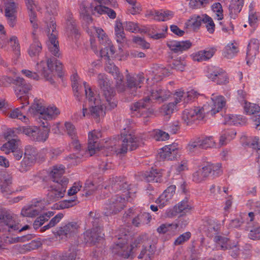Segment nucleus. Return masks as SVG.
Instances as JSON below:
<instances>
[{
  "mask_svg": "<svg viewBox=\"0 0 260 260\" xmlns=\"http://www.w3.org/2000/svg\"><path fill=\"white\" fill-rule=\"evenodd\" d=\"M181 218H179L177 222L172 223H165L160 224L157 229V232L160 234H167L172 237L177 233V229L179 228H183L185 226L186 223L182 224L180 223Z\"/></svg>",
  "mask_w": 260,
  "mask_h": 260,
  "instance_id": "nucleus-17",
  "label": "nucleus"
},
{
  "mask_svg": "<svg viewBox=\"0 0 260 260\" xmlns=\"http://www.w3.org/2000/svg\"><path fill=\"white\" fill-rule=\"evenodd\" d=\"M44 208L42 202L36 201L23 208L21 214L23 216L32 217L38 215Z\"/></svg>",
  "mask_w": 260,
  "mask_h": 260,
  "instance_id": "nucleus-19",
  "label": "nucleus"
},
{
  "mask_svg": "<svg viewBox=\"0 0 260 260\" xmlns=\"http://www.w3.org/2000/svg\"><path fill=\"white\" fill-rule=\"evenodd\" d=\"M215 241L216 243L217 249L225 250L233 247L232 246L228 244L229 240L227 238L217 236L215 237Z\"/></svg>",
  "mask_w": 260,
  "mask_h": 260,
  "instance_id": "nucleus-45",
  "label": "nucleus"
},
{
  "mask_svg": "<svg viewBox=\"0 0 260 260\" xmlns=\"http://www.w3.org/2000/svg\"><path fill=\"white\" fill-rule=\"evenodd\" d=\"M40 125L44 128V129L42 131L41 129L39 130L37 128V134H35V136H34L33 140L44 142L48 137L50 128L48 123L47 122L40 123Z\"/></svg>",
  "mask_w": 260,
  "mask_h": 260,
  "instance_id": "nucleus-32",
  "label": "nucleus"
},
{
  "mask_svg": "<svg viewBox=\"0 0 260 260\" xmlns=\"http://www.w3.org/2000/svg\"><path fill=\"white\" fill-rule=\"evenodd\" d=\"M88 34L92 37L94 35H97L99 42L101 44L100 55L108 61L106 63V70L111 73L116 80L117 88L122 92L124 91V87L122 83V77L120 74L118 69L110 60V58H117L119 60L125 59L127 53L124 52L121 47L118 51L115 52L111 41L109 39L104 30L101 28L91 26L87 30Z\"/></svg>",
  "mask_w": 260,
  "mask_h": 260,
  "instance_id": "nucleus-2",
  "label": "nucleus"
},
{
  "mask_svg": "<svg viewBox=\"0 0 260 260\" xmlns=\"http://www.w3.org/2000/svg\"><path fill=\"white\" fill-rule=\"evenodd\" d=\"M145 94V98L143 100L135 103L132 107V111L140 112L141 110L148 106L154 101L161 102L170 96V92L168 90H162L159 87H156L155 89L148 90Z\"/></svg>",
  "mask_w": 260,
  "mask_h": 260,
  "instance_id": "nucleus-7",
  "label": "nucleus"
},
{
  "mask_svg": "<svg viewBox=\"0 0 260 260\" xmlns=\"http://www.w3.org/2000/svg\"><path fill=\"white\" fill-rule=\"evenodd\" d=\"M212 10L215 13L216 18L218 20H220L223 19V10L222 6L220 3H217L214 4L212 6Z\"/></svg>",
  "mask_w": 260,
  "mask_h": 260,
  "instance_id": "nucleus-60",
  "label": "nucleus"
},
{
  "mask_svg": "<svg viewBox=\"0 0 260 260\" xmlns=\"http://www.w3.org/2000/svg\"><path fill=\"white\" fill-rule=\"evenodd\" d=\"M211 100L212 104L211 109H209L208 106H206V109L208 111V113H210L212 115H213L219 112L225 106L226 101L223 96L215 94L212 95Z\"/></svg>",
  "mask_w": 260,
  "mask_h": 260,
  "instance_id": "nucleus-20",
  "label": "nucleus"
},
{
  "mask_svg": "<svg viewBox=\"0 0 260 260\" xmlns=\"http://www.w3.org/2000/svg\"><path fill=\"white\" fill-rule=\"evenodd\" d=\"M171 200L162 193L155 201L159 208H162L170 203Z\"/></svg>",
  "mask_w": 260,
  "mask_h": 260,
  "instance_id": "nucleus-61",
  "label": "nucleus"
},
{
  "mask_svg": "<svg viewBox=\"0 0 260 260\" xmlns=\"http://www.w3.org/2000/svg\"><path fill=\"white\" fill-rule=\"evenodd\" d=\"M92 3L84 1L80 5L79 13L81 18L88 24L92 22V18L90 14L91 13Z\"/></svg>",
  "mask_w": 260,
  "mask_h": 260,
  "instance_id": "nucleus-22",
  "label": "nucleus"
},
{
  "mask_svg": "<svg viewBox=\"0 0 260 260\" xmlns=\"http://www.w3.org/2000/svg\"><path fill=\"white\" fill-rule=\"evenodd\" d=\"M65 167L62 165H58L53 167L50 176L53 179V182L56 183L54 187L51 186L48 193V197L50 201H54L63 197L67 185L68 179L62 177L64 173Z\"/></svg>",
  "mask_w": 260,
  "mask_h": 260,
  "instance_id": "nucleus-4",
  "label": "nucleus"
},
{
  "mask_svg": "<svg viewBox=\"0 0 260 260\" xmlns=\"http://www.w3.org/2000/svg\"><path fill=\"white\" fill-rule=\"evenodd\" d=\"M25 3L28 10L30 22L35 29L37 28V15L35 12L36 5L34 0H25Z\"/></svg>",
  "mask_w": 260,
  "mask_h": 260,
  "instance_id": "nucleus-27",
  "label": "nucleus"
},
{
  "mask_svg": "<svg viewBox=\"0 0 260 260\" xmlns=\"http://www.w3.org/2000/svg\"><path fill=\"white\" fill-rule=\"evenodd\" d=\"M16 0H4L5 16L8 24L14 27L16 24L17 4Z\"/></svg>",
  "mask_w": 260,
  "mask_h": 260,
  "instance_id": "nucleus-13",
  "label": "nucleus"
},
{
  "mask_svg": "<svg viewBox=\"0 0 260 260\" xmlns=\"http://www.w3.org/2000/svg\"><path fill=\"white\" fill-rule=\"evenodd\" d=\"M20 133H23L34 139L35 134H37V127L36 126H22L18 129Z\"/></svg>",
  "mask_w": 260,
  "mask_h": 260,
  "instance_id": "nucleus-52",
  "label": "nucleus"
},
{
  "mask_svg": "<svg viewBox=\"0 0 260 260\" xmlns=\"http://www.w3.org/2000/svg\"><path fill=\"white\" fill-rule=\"evenodd\" d=\"M168 29L167 26H162L161 28H157L156 32H152L150 34L151 38L154 39H159L165 37V34Z\"/></svg>",
  "mask_w": 260,
  "mask_h": 260,
  "instance_id": "nucleus-57",
  "label": "nucleus"
},
{
  "mask_svg": "<svg viewBox=\"0 0 260 260\" xmlns=\"http://www.w3.org/2000/svg\"><path fill=\"white\" fill-rule=\"evenodd\" d=\"M76 204V201L74 200H64L59 202L53 205L52 207L53 209L60 210L72 207Z\"/></svg>",
  "mask_w": 260,
  "mask_h": 260,
  "instance_id": "nucleus-49",
  "label": "nucleus"
},
{
  "mask_svg": "<svg viewBox=\"0 0 260 260\" xmlns=\"http://www.w3.org/2000/svg\"><path fill=\"white\" fill-rule=\"evenodd\" d=\"M21 73L26 77L35 81H38L40 79V77L37 73L33 72L30 70H22Z\"/></svg>",
  "mask_w": 260,
  "mask_h": 260,
  "instance_id": "nucleus-63",
  "label": "nucleus"
},
{
  "mask_svg": "<svg viewBox=\"0 0 260 260\" xmlns=\"http://www.w3.org/2000/svg\"><path fill=\"white\" fill-rule=\"evenodd\" d=\"M11 180L10 179L5 180L1 183V191L3 195L7 197L14 192L11 188Z\"/></svg>",
  "mask_w": 260,
  "mask_h": 260,
  "instance_id": "nucleus-51",
  "label": "nucleus"
},
{
  "mask_svg": "<svg viewBox=\"0 0 260 260\" xmlns=\"http://www.w3.org/2000/svg\"><path fill=\"white\" fill-rule=\"evenodd\" d=\"M175 209L179 213L184 214L191 210L192 206L188 200L185 199L175 205Z\"/></svg>",
  "mask_w": 260,
  "mask_h": 260,
  "instance_id": "nucleus-42",
  "label": "nucleus"
},
{
  "mask_svg": "<svg viewBox=\"0 0 260 260\" xmlns=\"http://www.w3.org/2000/svg\"><path fill=\"white\" fill-rule=\"evenodd\" d=\"M206 105L202 108L194 107L190 109H185L182 113V119L187 124H189L196 120H202L208 113Z\"/></svg>",
  "mask_w": 260,
  "mask_h": 260,
  "instance_id": "nucleus-11",
  "label": "nucleus"
},
{
  "mask_svg": "<svg viewBox=\"0 0 260 260\" xmlns=\"http://www.w3.org/2000/svg\"><path fill=\"white\" fill-rule=\"evenodd\" d=\"M123 130V132L121 133L122 140L120 142V145H115L112 147L117 154L125 153L128 150H135L139 145L138 139L129 132L128 127L124 128Z\"/></svg>",
  "mask_w": 260,
  "mask_h": 260,
  "instance_id": "nucleus-8",
  "label": "nucleus"
},
{
  "mask_svg": "<svg viewBox=\"0 0 260 260\" xmlns=\"http://www.w3.org/2000/svg\"><path fill=\"white\" fill-rule=\"evenodd\" d=\"M215 51L216 49L215 48H211L193 53L191 56L194 61H202L211 58Z\"/></svg>",
  "mask_w": 260,
  "mask_h": 260,
  "instance_id": "nucleus-26",
  "label": "nucleus"
},
{
  "mask_svg": "<svg viewBox=\"0 0 260 260\" xmlns=\"http://www.w3.org/2000/svg\"><path fill=\"white\" fill-rule=\"evenodd\" d=\"M209 176L207 165L199 169L192 174V180L196 182H201Z\"/></svg>",
  "mask_w": 260,
  "mask_h": 260,
  "instance_id": "nucleus-35",
  "label": "nucleus"
},
{
  "mask_svg": "<svg viewBox=\"0 0 260 260\" xmlns=\"http://www.w3.org/2000/svg\"><path fill=\"white\" fill-rule=\"evenodd\" d=\"M178 148L176 144H173L163 147L159 152L160 156L165 159H172L176 157Z\"/></svg>",
  "mask_w": 260,
  "mask_h": 260,
  "instance_id": "nucleus-25",
  "label": "nucleus"
},
{
  "mask_svg": "<svg viewBox=\"0 0 260 260\" xmlns=\"http://www.w3.org/2000/svg\"><path fill=\"white\" fill-rule=\"evenodd\" d=\"M54 215V212L52 211L47 212L39 216L35 221L34 226L35 228L37 229L43 225L45 221Z\"/></svg>",
  "mask_w": 260,
  "mask_h": 260,
  "instance_id": "nucleus-46",
  "label": "nucleus"
},
{
  "mask_svg": "<svg viewBox=\"0 0 260 260\" xmlns=\"http://www.w3.org/2000/svg\"><path fill=\"white\" fill-rule=\"evenodd\" d=\"M191 237V233L187 232L178 237L174 242L175 245H180L187 241Z\"/></svg>",
  "mask_w": 260,
  "mask_h": 260,
  "instance_id": "nucleus-58",
  "label": "nucleus"
},
{
  "mask_svg": "<svg viewBox=\"0 0 260 260\" xmlns=\"http://www.w3.org/2000/svg\"><path fill=\"white\" fill-rule=\"evenodd\" d=\"M152 135L156 141H165L169 138V135L167 133L159 129L153 131Z\"/></svg>",
  "mask_w": 260,
  "mask_h": 260,
  "instance_id": "nucleus-55",
  "label": "nucleus"
},
{
  "mask_svg": "<svg viewBox=\"0 0 260 260\" xmlns=\"http://www.w3.org/2000/svg\"><path fill=\"white\" fill-rule=\"evenodd\" d=\"M2 49L8 50L10 48L15 52L16 55L20 54V47L17 38L12 36L9 40L3 41L0 44Z\"/></svg>",
  "mask_w": 260,
  "mask_h": 260,
  "instance_id": "nucleus-24",
  "label": "nucleus"
},
{
  "mask_svg": "<svg viewBox=\"0 0 260 260\" xmlns=\"http://www.w3.org/2000/svg\"><path fill=\"white\" fill-rule=\"evenodd\" d=\"M244 0H231L229 6L230 14L232 17H235L242 10Z\"/></svg>",
  "mask_w": 260,
  "mask_h": 260,
  "instance_id": "nucleus-37",
  "label": "nucleus"
},
{
  "mask_svg": "<svg viewBox=\"0 0 260 260\" xmlns=\"http://www.w3.org/2000/svg\"><path fill=\"white\" fill-rule=\"evenodd\" d=\"M29 112L37 116L40 123L48 122L47 121L54 119L60 114V111L56 107L49 106L46 107L43 102L39 100L34 101V103L29 109Z\"/></svg>",
  "mask_w": 260,
  "mask_h": 260,
  "instance_id": "nucleus-6",
  "label": "nucleus"
},
{
  "mask_svg": "<svg viewBox=\"0 0 260 260\" xmlns=\"http://www.w3.org/2000/svg\"><path fill=\"white\" fill-rule=\"evenodd\" d=\"M102 137L100 131L94 130L88 133V152L90 156L100 149L99 139Z\"/></svg>",
  "mask_w": 260,
  "mask_h": 260,
  "instance_id": "nucleus-18",
  "label": "nucleus"
},
{
  "mask_svg": "<svg viewBox=\"0 0 260 260\" xmlns=\"http://www.w3.org/2000/svg\"><path fill=\"white\" fill-rule=\"evenodd\" d=\"M226 123L229 124L239 125L246 122L245 119L241 115H228L225 117Z\"/></svg>",
  "mask_w": 260,
  "mask_h": 260,
  "instance_id": "nucleus-41",
  "label": "nucleus"
},
{
  "mask_svg": "<svg viewBox=\"0 0 260 260\" xmlns=\"http://www.w3.org/2000/svg\"><path fill=\"white\" fill-rule=\"evenodd\" d=\"M127 236L124 234L123 237H119L118 241L114 248V251L123 256L125 258L129 256L131 252L135 251V248L141 247V250L138 258L144 260H151L153 257L155 248L151 244L150 240H136L134 242L128 246L127 245Z\"/></svg>",
  "mask_w": 260,
  "mask_h": 260,
  "instance_id": "nucleus-3",
  "label": "nucleus"
},
{
  "mask_svg": "<svg viewBox=\"0 0 260 260\" xmlns=\"http://www.w3.org/2000/svg\"><path fill=\"white\" fill-rule=\"evenodd\" d=\"M239 52L238 45L235 41L228 43L224 47L222 54L226 58H232L237 55Z\"/></svg>",
  "mask_w": 260,
  "mask_h": 260,
  "instance_id": "nucleus-31",
  "label": "nucleus"
},
{
  "mask_svg": "<svg viewBox=\"0 0 260 260\" xmlns=\"http://www.w3.org/2000/svg\"><path fill=\"white\" fill-rule=\"evenodd\" d=\"M36 70L51 84L54 82L56 75L59 77L62 76V64L54 58L46 57L36 64Z\"/></svg>",
  "mask_w": 260,
  "mask_h": 260,
  "instance_id": "nucleus-5",
  "label": "nucleus"
},
{
  "mask_svg": "<svg viewBox=\"0 0 260 260\" xmlns=\"http://www.w3.org/2000/svg\"><path fill=\"white\" fill-rule=\"evenodd\" d=\"M113 0H93L91 6V13L93 15H102L105 14L107 7L112 3Z\"/></svg>",
  "mask_w": 260,
  "mask_h": 260,
  "instance_id": "nucleus-21",
  "label": "nucleus"
},
{
  "mask_svg": "<svg viewBox=\"0 0 260 260\" xmlns=\"http://www.w3.org/2000/svg\"><path fill=\"white\" fill-rule=\"evenodd\" d=\"M258 42L256 39L250 40L247 52V63L249 64L255 58L258 52Z\"/></svg>",
  "mask_w": 260,
  "mask_h": 260,
  "instance_id": "nucleus-28",
  "label": "nucleus"
},
{
  "mask_svg": "<svg viewBox=\"0 0 260 260\" xmlns=\"http://www.w3.org/2000/svg\"><path fill=\"white\" fill-rule=\"evenodd\" d=\"M67 33L68 37L77 38L78 33V29L76 28V25L74 22H70L68 24Z\"/></svg>",
  "mask_w": 260,
  "mask_h": 260,
  "instance_id": "nucleus-59",
  "label": "nucleus"
},
{
  "mask_svg": "<svg viewBox=\"0 0 260 260\" xmlns=\"http://www.w3.org/2000/svg\"><path fill=\"white\" fill-rule=\"evenodd\" d=\"M98 82L103 89L105 101H102L99 95H96L94 91L86 82L83 83L85 92L88 103L83 108L82 116H91L94 119L103 118L105 115V109L111 110L117 106L114 99V92L110 87V83L104 74L98 76Z\"/></svg>",
  "mask_w": 260,
  "mask_h": 260,
  "instance_id": "nucleus-1",
  "label": "nucleus"
},
{
  "mask_svg": "<svg viewBox=\"0 0 260 260\" xmlns=\"http://www.w3.org/2000/svg\"><path fill=\"white\" fill-rule=\"evenodd\" d=\"M8 115L10 118L19 119L25 123H27L28 121V118L25 116L23 115L19 108H16L11 111L8 114Z\"/></svg>",
  "mask_w": 260,
  "mask_h": 260,
  "instance_id": "nucleus-54",
  "label": "nucleus"
},
{
  "mask_svg": "<svg viewBox=\"0 0 260 260\" xmlns=\"http://www.w3.org/2000/svg\"><path fill=\"white\" fill-rule=\"evenodd\" d=\"M151 219V216L148 213H140L134 218L132 220L133 225L136 226H140L142 223L148 224Z\"/></svg>",
  "mask_w": 260,
  "mask_h": 260,
  "instance_id": "nucleus-38",
  "label": "nucleus"
},
{
  "mask_svg": "<svg viewBox=\"0 0 260 260\" xmlns=\"http://www.w3.org/2000/svg\"><path fill=\"white\" fill-rule=\"evenodd\" d=\"M98 229L93 230H87L84 233V241L86 243H94L100 237L99 234L96 233Z\"/></svg>",
  "mask_w": 260,
  "mask_h": 260,
  "instance_id": "nucleus-44",
  "label": "nucleus"
},
{
  "mask_svg": "<svg viewBox=\"0 0 260 260\" xmlns=\"http://www.w3.org/2000/svg\"><path fill=\"white\" fill-rule=\"evenodd\" d=\"M167 45L171 50L178 52L188 50L192 46V43L188 40L182 41L171 40L168 42Z\"/></svg>",
  "mask_w": 260,
  "mask_h": 260,
  "instance_id": "nucleus-23",
  "label": "nucleus"
},
{
  "mask_svg": "<svg viewBox=\"0 0 260 260\" xmlns=\"http://www.w3.org/2000/svg\"><path fill=\"white\" fill-rule=\"evenodd\" d=\"M124 27L125 30L132 32H138L139 31L138 24L133 22H125L124 23Z\"/></svg>",
  "mask_w": 260,
  "mask_h": 260,
  "instance_id": "nucleus-64",
  "label": "nucleus"
},
{
  "mask_svg": "<svg viewBox=\"0 0 260 260\" xmlns=\"http://www.w3.org/2000/svg\"><path fill=\"white\" fill-rule=\"evenodd\" d=\"M144 78L140 77L138 79H136L134 77H127V88L132 91V94H135L136 90L138 88H140V84L144 81Z\"/></svg>",
  "mask_w": 260,
  "mask_h": 260,
  "instance_id": "nucleus-33",
  "label": "nucleus"
},
{
  "mask_svg": "<svg viewBox=\"0 0 260 260\" xmlns=\"http://www.w3.org/2000/svg\"><path fill=\"white\" fill-rule=\"evenodd\" d=\"M204 18V14L201 15H194L192 16L185 23L186 28L197 30L200 28L203 23Z\"/></svg>",
  "mask_w": 260,
  "mask_h": 260,
  "instance_id": "nucleus-30",
  "label": "nucleus"
},
{
  "mask_svg": "<svg viewBox=\"0 0 260 260\" xmlns=\"http://www.w3.org/2000/svg\"><path fill=\"white\" fill-rule=\"evenodd\" d=\"M37 156V150L31 146L25 147L24 156L21 162L20 170L26 172L36 162Z\"/></svg>",
  "mask_w": 260,
  "mask_h": 260,
  "instance_id": "nucleus-14",
  "label": "nucleus"
},
{
  "mask_svg": "<svg viewBox=\"0 0 260 260\" xmlns=\"http://www.w3.org/2000/svg\"><path fill=\"white\" fill-rule=\"evenodd\" d=\"M49 27L47 28L49 40L47 42V46L49 50L55 56H59V50L58 42L57 40V31H56V24L51 21L49 24Z\"/></svg>",
  "mask_w": 260,
  "mask_h": 260,
  "instance_id": "nucleus-12",
  "label": "nucleus"
},
{
  "mask_svg": "<svg viewBox=\"0 0 260 260\" xmlns=\"http://www.w3.org/2000/svg\"><path fill=\"white\" fill-rule=\"evenodd\" d=\"M174 16V12L169 10L156 11L154 14V18L158 21H167Z\"/></svg>",
  "mask_w": 260,
  "mask_h": 260,
  "instance_id": "nucleus-39",
  "label": "nucleus"
},
{
  "mask_svg": "<svg viewBox=\"0 0 260 260\" xmlns=\"http://www.w3.org/2000/svg\"><path fill=\"white\" fill-rule=\"evenodd\" d=\"M201 148L199 139L197 138L194 140L191 141L187 144L186 146V150L188 153L193 154L198 153Z\"/></svg>",
  "mask_w": 260,
  "mask_h": 260,
  "instance_id": "nucleus-48",
  "label": "nucleus"
},
{
  "mask_svg": "<svg viewBox=\"0 0 260 260\" xmlns=\"http://www.w3.org/2000/svg\"><path fill=\"white\" fill-rule=\"evenodd\" d=\"M207 76L218 84H225L229 82L227 74L221 69L208 68Z\"/></svg>",
  "mask_w": 260,
  "mask_h": 260,
  "instance_id": "nucleus-16",
  "label": "nucleus"
},
{
  "mask_svg": "<svg viewBox=\"0 0 260 260\" xmlns=\"http://www.w3.org/2000/svg\"><path fill=\"white\" fill-rule=\"evenodd\" d=\"M124 28V24L119 20H117L115 22V34L116 39L118 43H123L125 41V35L123 31Z\"/></svg>",
  "mask_w": 260,
  "mask_h": 260,
  "instance_id": "nucleus-34",
  "label": "nucleus"
},
{
  "mask_svg": "<svg viewBox=\"0 0 260 260\" xmlns=\"http://www.w3.org/2000/svg\"><path fill=\"white\" fill-rule=\"evenodd\" d=\"M78 225L76 222H69L61 227L58 231L60 236H65L66 237H71L78 232Z\"/></svg>",
  "mask_w": 260,
  "mask_h": 260,
  "instance_id": "nucleus-29",
  "label": "nucleus"
},
{
  "mask_svg": "<svg viewBox=\"0 0 260 260\" xmlns=\"http://www.w3.org/2000/svg\"><path fill=\"white\" fill-rule=\"evenodd\" d=\"M41 44L39 41L35 40L30 46L28 53L29 56L32 57L38 55L39 53L41 52Z\"/></svg>",
  "mask_w": 260,
  "mask_h": 260,
  "instance_id": "nucleus-47",
  "label": "nucleus"
},
{
  "mask_svg": "<svg viewBox=\"0 0 260 260\" xmlns=\"http://www.w3.org/2000/svg\"><path fill=\"white\" fill-rule=\"evenodd\" d=\"M209 175L214 176H218L222 174L221 165L219 163L215 164H209L207 165Z\"/></svg>",
  "mask_w": 260,
  "mask_h": 260,
  "instance_id": "nucleus-50",
  "label": "nucleus"
},
{
  "mask_svg": "<svg viewBox=\"0 0 260 260\" xmlns=\"http://www.w3.org/2000/svg\"><path fill=\"white\" fill-rule=\"evenodd\" d=\"M162 170L152 169L145 174L146 180L148 182H158L161 181Z\"/></svg>",
  "mask_w": 260,
  "mask_h": 260,
  "instance_id": "nucleus-36",
  "label": "nucleus"
},
{
  "mask_svg": "<svg viewBox=\"0 0 260 260\" xmlns=\"http://www.w3.org/2000/svg\"><path fill=\"white\" fill-rule=\"evenodd\" d=\"M19 142V140L13 139L3 144L1 150L6 154H9L18 147Z\"/></svg>",
  "mask_w": 260,
  "mask_h": 260,
  "instance_id": "nucleus-40",
  "label": "nucleus"
},
{
  "mask_svg": "<svg viewBox=\"0 0 260 260\" xmlns=\"http://www.w3.org/2000/svg\"><path fill=\"white\" fill-rule=\"evenodd\" d=\"M2 222L7 226L9 232H20L28 229L27 225L21 226L20 219L16 215H7L3 217Z\"/></svg>",
  "mask_w": 260,
  "mask_h": 260,
  "instance_id": "nucleus-15",
  "label": "nucleus"
},
{
  "mask_svg": "<svg viewBox=\"0 0 260 260\" xmlns=\"http://www.w3.org/2000/svg\"><path fill=\"white\" fill-rule=\"evenodd\" d=\"M244 110L248 114H253L260 111V107L256 104L245 102Z\"/></svg>",
  "mask_w": 260,
  "mask_h": 260,
  "instance_id": "nucleus-53",
  "label": "nucleus"
},
{
  "mask_svg": "<svg viewBox=\"0 0 260 260\" xmlns=\"http://www.w3.org/2000/svg\"><path fill=\"white\" fill-rule=\"evenodd\" d=\"M172 171H176V173H179L188 169L187 161L183 160L177 165L173 166L171 168Z\"/></svg>",
  "mask_w": 260,
  "mask_h": 260,
  "instance_id": "nucleus-62",
  "label": "nucleus"
},
{
  "mask_svg": "<svg viewBox=\"0 0 260 260\" xmlns=\"http://www.w3.org/2000/svg\"><path fill=\"white\" fill-rule=\"evenodd\" d=\"M198 139L201 148L207 149L215 146V140L212 136H206Z\"/></svg>",
  "mask_w": 260,
  "mask_h": 260,
  "instance_id": "nucleus-43",
  "label": "nucleus"
},
{
  "mask_svg": "<svg viewBox=\"0 0 260 260\" xmlns=\"http://www.w3.org/2000/svg\"><path fill=\"white\" fill-rule=\"evenodd\" d=\"M203 23L205 24L207 31L212 34L215 30V24L212 19L206 14H204V18Z\"/></svg>",
  "mask_w": 260,
  "mask_h": 260,
  "instance_id": "nucleus-56",
  "label": "nucleus"
},
{
  "mask_svg": "<svg viewBox=\"0 0 260 260\" xmlns=\"http://www.w3.org/2000/svg\"><path fill=\"white\" fill-rule=\"evenodd\" d=\"M126 194L116 195L111 198L105 205V214L110 215L116 214L123 209L127 202H130Z\"/></svg>",
  "mask_w": 260,
  "mask_h": 260,
  "instance_id": "nucleus-10",
  "label": "nucleus"
},
{
  "mask_svg": "<svg viewBox=\"0 0 260 260\" xmlns=\"http://www.w3.org/2000/svg\"><path fill=\"white\" fill-rule=\"evenodd\" d=\"M4 79L9 83H14L19 87L16 90V94L18 99H19L22 104L21 108L24 107L28 104V93L31 89V86L29 84H26L23 78L20 77H17L13 79L10 77L6 76Z\"/></svg>",
  "mask_w": 260,
  "mask_h": 260,
  "instance_id": "nucleus-9",
  "label": "nucleus"
}]
</instances>
